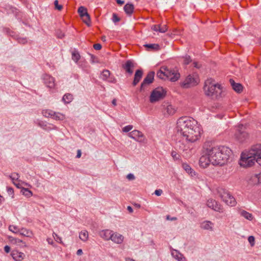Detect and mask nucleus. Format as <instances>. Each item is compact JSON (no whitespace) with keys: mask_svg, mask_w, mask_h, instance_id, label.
<instances>
[{"mask_svg":"<svg viewBox=\"0 0 261 261\" xmlns=\"http://www.w3.org/2000/svg\"><path fill=\"white\" fill-rule=\"evenodd\" d=\"M177 134L187 142H194L200 137L201 130L196 120L188 117H181L177 121Z\"/></svg>","mask_w":261,"mask_h":261,"instance_id":"1","label":"nucleus"},{"mask_svg":"<svg viewBox=\"0 0 261 261\" xmlns=\"http://www.w3.org/2000/svg\"><path fill=\"white\" fill-rule=\"evenodd\" d=\"M89 55L91 57V61L92 63L98 62L97 58L96 57L92 54H89Z\"/></svg>","mask_w":261,"mask_h":261,"instance_id":"51","label":"nucleus"},{"mask_svg":"<svg viewBox=\"0 0 261 261\" xmlns=\"http://www.w3.org/2000/svg\"><path fill=\"white\" fill-rule=\"evenodd\" d=\"M240 214L241 216L244 217L248 220L251 221L253 219V217L252 215L245 210H241L240 211Z\"/></svg>","mask_w":261,"mask_h":261,"instance_id":"28","label":"nucleus"},{"mask_svg":"<svg viewBox=\"0 0 261 261\" xmlns=\"http://www.w3.org/2000/svg\"><path fill=\"white\" fill-rule=\"evenodd\" d=\"M88 232L85 230L81 231L79 233L80 239L84 242H86L88 240Z\"/></svg>","mask_w":261,"mask_h":261,"instance_id":"32","label":"nucleus"},{"mask_svg":"<svg viewBox=\"0 0 261 261\" xmlns=\"http://www.w3.org/2000/svg\"><path fill=\"white\" fill-rule=\"evenodd\" d=\"M11 255L14 259L16 261H20L24 258V254L22 252H19L17 251H13L11 253Z\"/></svg>","mask_w":261,"mask_h":261,"instance_id":"21","label":"nucleus"},{"mask_svg":"<svg viewBox=\"0 0 261 261\" xmlns=\"http://www.w3.org/2000/svg\"><path fill=\"white\" fill-rule=\"evenodd\" d=\"M143 74L142 69H138L136 71L132 85L133 86H136L141 80Z\"/></svg>","mask_w":261,"mask_h":261,"instance_id":"16","label":"nucleus"},{"mask_svg":"<svg viewBox=\"0 0 261 261\" xmlns=\"http://www.w3.org/2000/svg\"><path fill=\"white\" fill-rule=\"evenodd\" d=\"M257 158H258L257 152L253 146L249 151L242 153L239 164L242 167L246 168L251 167L255 162H256Z\"/></svg>","mask_w":261,"mask_h":261,"instance_id":"4","label":"nucleus"},{"mask_svg":"<svg viewBox=\"0 0 261 261\" xmlns=\"http://www.w3.org/2000/svg\"><path fill=\"white\" fill-rule=\"evenodd\" d=\"M77 12L81 18H84L85 16H88V13L87 9L84 6H81L79 8Z\"/></svg>","mask_w":261,"mask_h":261,"instance_id":"26","label":"nucleus"},{"mask_svg":"<svg viewBox=\"0 0 261 261\" xmlns=\"http://www.w3.org/2000/svg\"><path fill=\"white\" fill-rule=\"evenodd\" d=\"M17 40L19 43L23 44H24L27 42V40L25 38H18Z\"/></svg>","mask_w":261,"mask_h":261,"instance_id":"50","label":"nucleus"},{"mask_svg":"<svg viewBox=\"0 0 261 261\" xmlns=\"http://www.w3.org/2000/svg\"><path fill=\"white\" fill-rule=\"evenodd\" d=\"M112 230L109 229L102 230L99 231V235L105 240H110L111 238V233Z\"/></svg>","mask_w":261,"mask_h":261,"instance_id":"19","label":"nucleus"},{"mask_svg":"<svg viewBox=\"0 0 261 261\" xmlns=\"http://www.w3.org/2000/svg\"><path fill=\"white\" fill-rule=\"evenodd\" d=\"M229 83L232 89L238 93H241L243 91V86L240 83H237L233 79L229 80Z\"/></svg>","mask_w":261,"mask_h":261,"instance_id":"18","label":"nucleus"},{"mask_svg":"<svg viewBox=\"0 0 261 261\" xmlns=\"http://www.w3.org/2000/svg\"><path fill=\"white\" fill-rule=\"evenodd\" d=\"M166 95V91L162 87H158L152 90L149 97L151 103H154L163 99Z\"/></svg>","mask_w":261,"mask_h":261,"instance_id":"5","label":"nucleus"},{"mask_svg":"<svg viewBox=\"0 0 261 261\" xmlns=\"http://www.w3.org/2000/svg\"><path fill=\"white\" fill-rule=\"evenodd\" d=\"M155 72L153 71H149L146 77L144 79L143 82L141 84L139 91L140 92H144L148 86L153 83Z\"/></svg>","mask_w":261,"mask_h":261,"instance_id":"6","label":"nucleus"},{"mask_svg":"<svg viewBox=\"0 0 261 261\" xmlns=\"http://www.w3.org/2000/svg\"><path fill=\"white\" fill-rule=\"evenodd\" d=\"M166 219L167 220H170V221H174V220H177V218L176 217H171L169 215H167L166 216Z\"/></svg>","mask_w":261,"mask_h":261,"instance_id":"63","label":"nucleus"},{"mask_svg":"<svg viewBox=\"0 0 261 261\" xmlns=\"http://www.w3.org/2000/svg\"><path fill=\"white\" fill-rule=\"evenodd\" d=\"M207 146L206 154L210 155L211 164L214 166H222L227 163L231 153V150L224 146H214L210 142H205Z\"/></svg>","mask_w":261,"mask_h":261,"instance_id":"2","label":"nucleus"},{"mask_svg":"<svg viewBox=\"0 0 261 261\" xmlns=\"http://www.w3.org/2000/svg\"><path fill=\"white\" fill-rule=\"evenodd\" d=\"M21 192L24 196L30 197L32 196L33 193L31 191L29 190L28 189L22 188L21 190Z\"/></svg>","mask_w":261,"mask_h":261,"instance_id":"37","label":"nucleus"},{"mask_svg":"<svg viewBox=\"0 0 261 261\" xmlns=\"http://www.w3.org/2000/svg\"><path fill=\"white\" fill-rule=\"evenodd\" d=\"M171 155L174 160L179 159V155L175 151H172Z\"/></svg>","mask_w":261,"mask_h":261,"instance_id":"52","label":"nucleus"},{"mask_svg":"<svg viewBox=\"0 0 261 261\" xmlns=\"http://www.w3.org/2000/svg\"><path fill=\"white\" fill-rule=\"evenodd\" d=\"M9 177L13 182L14 180H17L18 179L19 175L17 173L14 172L10 175Z\"/></svg>","mask_w":261,"mask_h":261,"instance_id":"41","label":"nucleus"},{"mask_svg":"<svg viewBox=\"0 0 261 261\" xmlns=\"http://www.w3.org/2000/svg\"><path fill=\"white\" fill-rule=\"evenodd\" d=\"M111 238L110 240L117 244H121L124 239L122 235L117 232L114 233L113 231H112Z\"/></svg>","mask_w":261,"mask_h":261,"instance_id":"15","label":"nucleus"},{"mask_svg":"<svg viewBox=\"0 0 261 261\" xmlns=\"http://www.w3.org/2000/svg\"><path fill=\"white\" fill-rule=\"evenodd\" d=\"M83 22L88 26L90 27L91 25V19L89 14H88V16H85L84 18H82Z\"/></svg>","mask_w":261,"mask_h":261,"instance_id":"40","label":"nucleus"},{"mask_svg":"<svg viewBox=\"0 0 261 261\" xmlns=\"http://www.w3.org/2000/svg\"><path fill=\"white\" fill-rule=\"evenodd\" d=\"M163 193V191L161 189H159V190H156L155 191H154V194L158 196H159L160 195H161V194H162Z\"/></svg>","mask_w":261,"mask_h":261,"instance_id":"60","label":"nucleus"},{"mask_svg":"<svg viewBox=\"0 0 261 261\" xmlns=\"http://www.w3.org/2000/svg\"><path fill=\"white\" fill-rule=\"evenodd\" d=\"M182 167L188 173L192 174L193 170L188 164L186 163H183L182 165Z\"/></svg>","mask_w":261,"mask_h":261,"instance_id":"38","label":"nucleus"},{"mask_svg":"<svg viewBox=\"0 0 261 261\" xmlns=\"http://www.w3.org/2000/svg\"><path fill=\"white\" fill-rule=\"evenodd\" d=\"M163 110L164 112H166L167 115H173L175 112V108L171 105L169 104L167 102H164L162 105ZM165 113V112H164ZM166 113H165V114Z\"/></svg>","mask_w":261,"mask_h":261,"instance_id":"14","label":"nucleus"},{"mask_svg":"<svg viewBox=\"0 0 261 261\" xmlns=\"http://www.w3.org/2000/svg\"><path fill=\"white\" fill-rule=\"evenodd\" d=\"M132 128H133V125H128L124 126L122 130H123V132L127 133V132H129Z\"/></svg>","mask_w":261,"mask_h":261,"instance_id":"48","label":"nucleus"},{"mask_svg":"<svg viewBox=\"0 0 261 261\" xmlns=\"http://www.w3.org/2000/svg\"><path fill=\"white\" fill-rule=\"evenodd\" d=\"M254 237L253 236H251L248 237V240L251 246H253L254 245Z\"/></svg>","mask_w":261,"mask_h":261,"instance_id":"49","label":"nucleus"},{"mask_svg":"<svg viewBox=\"0 0 261 261\" xmlns=\"http://www.w3.org/2000/svg\"><path fill=\"white\" fill-rule=\"evenodd\" d=\"M19 233L20 235L28 237H31L32 235V232L31 231L24 228H20Z\"/></svg>","mask_w":261,"mask_h":261,"instance_id":"31","label":"nucleus"},{"mask_svg":"<svg viewBox=\"0 0 261 261\" xmlns=\"http://www.w3.org/2000/svg\"><path fill=\"white\" fill-rule=\"evenodd\" d=\"M193 65L194 67L197 69H199L201 67V65L199 64L198 62H194Z\"/></svg>","mask_w":261,"mask_h":261,"instance_id":"64","label":"nucleus"},{"mask_svg":"<svg viewBox=\"0 0 261 261\" xmlns=\"http://www.w3.org/2000/svg\"><path fill=\"white\" fill-rule=\"evenodd\" d=\"M128 136L139 142H142L143 141V138L144 137L143 134L142 132L138 130H134L128 134Z\"/></svg>","mask_w":261,"mask_h":261,"instance_id":"13","label":"nucleus"},{"mask_svg":"<svg viewBox=\"0 0 261 261\" xmlns=\"http://www.w3.org/2000/svg\"><path fill=\"white\" fill-rule=\"evenodd\" d=\"M110 72L108 70H103L101 73L100 78L103 81H107L108 80L110 76Z\"/></svg>","mask_w":261,"mask_h":261,"instance_id":"33","label":"nucleus"},{"mask_svg":"<svg viewBox=\"0 0 261 261\" xmlns=\"http://www.w3.org/2000/svg\"><path fill=\"white\" fill-rule=\"evenodd\" d=\"M167 31V28L166 25H164L163 27L160 26V30H159V32L165 33Z\"/></svg>","mask_w":261,"mask_h":261,"instance_id":"53","label":"nucleus"},{"mask_svg":"<svg viewBox=\"0 0 261 261\" xmlns=\"http://www.w3.org/2000/svg\"><path fill=\"white\" fill-rule=\"evenodd\" d=\"M42 79L44 84L49 88H53L55 87V79L48 74H44L42 75Z\"/></svg>","mask_w":261,"mask_h":261,"instance_id":"11","label":"nucleus"},{"mask_svg":"<svg viewBox=\"0 0 261 261\" xmlns=\"http://www.w3.org/2000/svg\"><path fill=\"white\" fill-rule=\"evenodd\" d=\"M206 146H207V144L205 143L203 146L202 154L200 158L199 161L200 166L203 168L207 167L211 163L210 155L205 152Z\"/></svg>","mask_w":261,"mask_h":261,"instance_id":"7","label":"nucleus"},{"mask_svg":"<svg viewBox=\"0 0 261 261\" xmlns=\"http://www.w3.org/2000/svg\"><path fill=\"white\" fill-rule=\"evenodd\" d=\"M123 9L127 15L130 16L134 11V5L130 3H127L124 6Z\"/></svg>","mask_w":261,"mask_h":261,"instance_id":"22","label":"nucleus"},{"mask_svg":"<svg viewBox=\"0 0 261 261\" xmlns=\"http://www.w3.org/2000/svg\"><path fill=\"white\" fill-rule=\"evenodd\" d=\"M255 177L257 178L258 183H261V172L259 174H255Z\"/></svg>","mask_w":261,"mask_h":261,"instance_id":"61","label":"nucleus"},{"mask_svg":"<svg viewBox=\"0 0 261 261\" xmlns=\"http://www.w3.org/2000/svg\"><path fill=\"white\" fill-rule=\"evenodd\" d=\"M217 191L219 196L222 199V200L224 199V198H225L228 196L229 193L227 190L222 188H218Z\"/></svg>","mask_w":261,"mask_h":261,"instance_id":"23","label":"nucleus"},{"mask_svg":"<svg viewBox=\"0 0 261 261\" xmlns=\"http://www.w3.org/2000/svg\"><path fill=\"white\" fill-rule=\"evenodd\" d=\"M243 125L240 124L235 134L236 139L240 142H244L248 137V134L243 130Z\"/></svg>","mask_w":261,"mask_h":261,"instance_id":"9","label":"nucleus"},{"mask_svg":"<svg viewBox=\"0 0 261 261\" xmlns=\"http://www.w3.org/2000/svg\"><path fill=\"white\" fill-rule=\"evenodd\" d=\"M73 95L70 93H66L62 98V100L65 103H69L73 100Z\"/></svg>","mask_w":261,"mask_h":261,"instance_id":"30","label":"nucleus"},{"mask_svg":"<svg viewBox=\"0 0 261 261\" xmlns=\"http://www.w3.org/2000/svg\"><path fill=\"white\" fill-rule=\"evenodd\" d=\"M207 205L215 211L222 212V208L220 204L214 199H209L207 201Z\"/></svg>","mask_w":261,"mask_h":261,"instance_id":"12","label":"nucleus"},{"mask_svg":"<svg viewBox=\"0 0 261 261\" xmlns=\"http://www.w3.org/2000/svg\"><path fill=\"white\" fill-rule=\"evenodd\" d=\"M213 225V224L211 221H205L201 223V227L203 229L212 230Z\"/></svg>","mask_w":261,"mask_h":261,"instance_id":"25","label":"nucleus"},{"mask_svg":"<svg viewBox=\"0 0 261 261\" xmlns=\"http://www.w3.org/2000/svg\"><path fill=\"white\" fill-rule=\"evenodd\" d=\"M38 125L42 127L44 129H46V124H45L43 122H40L38 123Z\"/></svg>","mask_w":261,"mask_h":261,"instance_id":"59","label":"nucleus"},{"mask_svg":"<svg viewBox=\"0 0 261 261\" xmlns=\"http://www.w3.org/2000/svg\"><path fill=\"white\" fill-rule=\"evenodd\" d=\"M43 116L46 117H53L54 112L51 110H45L42 112Z\"/></svg>","mask_w":261,"mask_h":261,"instance_id":"39","label":"nucleus"},{"mask_svg":"<svg viewBox=\"0 0 261 261\" xmlns=\"http://www.w3.org/2000/svg\"><path fill=\"white\" fill-rule=\"evenodd\" d=\"M53 236L56 241L59 243H62V239L60 237H59L57 233L54 232Z\"/></svg>","mask_w":261,"mask_h":261,"instance_id":"46","label":"nucleus"},{"mask_svg":"<svg viewBox=\"0 0 261 261\" xmlns=\"http://www.w3.org/2000/svg\"><path fill=\"white\" fill-rule=\"evenodd\" d=\"M57 36L59 38H62L64 37V34L61 31H58L57 32Z\"/></svg>","mask_w":261,"mask_h":261,"instance_id":"56","label":"nucleus"},{"mask_svg":"<svg viewBox=\"0 0 261 261\" xmlns=\"http://www.w3.org/2000/svg\"><path fill=\"white\" fill-rule=\"evenodd\" d=\"M109 82L112 83H115L116 82V79L114 77H111L110 76L108 80H107Z\"/></svg>","mask_w":261,"mask_h":261,"instance_id":"57","label":"nucleus"},{"mask_svg":"<svg viewBox=\"0 0 261 261\" xmlns=\"http://www.w3.org/2000/svg\"><path fill=\"white\" fill-rule=\"evenodd\" d=\"M134 65L133 61L129 60L126 61L125 63L122 65V68L129 74H132L133 73L132 68H134Z\"/></svg>","mask_w":261,"mask_h":261,"instance_id":"17","label":"nucleus"},{"mask_svg":"<svg viewBox=\"0 0 261 261\" xmlns=\"http://www.w3.org/2000/svg\"><path fill=\"white\" fill-rule=\"evenodd\" d=\"M58 2L59 1H54L55 7L56 9L61 11L63 8V6L61 4H59Z\"/></svg>","mask_w":261,"mask_h":261,"instance_id":"44","label":"nucleus"},{"mask_svg":"<svg viewBox=\"0 0 261 261\" xmlns=\"http://www.w3.org/2000/svg\"><path fill=\"white\" fill-rule=\"evenodd\" d=\"M52 118L56 120H62L65 118V116L60 113L54 112Z\"/></svg>","mask_w":261,"mask_h":261,"instance_id":"35","label":"nucleus"},{"mask_svg":"<svg viewBox=\"0 0 261 261\" xmlns=\"http://www.w3.org/2000/svg\"><path fill=\"white\" fill-rule=\"evenodd\" d=\"M9 229L15 233H19L20 230V229L18 228L17 226L13 225L10 226L9 227Z\"/></svg>","mask_w":261,"mask_h":261,"instance_id":"43","label":"nucleus"},{"mask_svg":"<svg viewBox=\"0 0 261 261\" xmlns=\"http://www.w3.org/2000/svg\"><path fill=\"white\" fill-rule=\"evenodd\" d=\"M144 46L146 47L148 50H159L160 48L158 44H145Z\"/></svg>","mask_w":261,"mask_h":261,"instance_id":"24","label":"nucleus"},{"mask_svg":"<svg viewBox=\"0 0 261 261\" xmlns=\"http://www.w3.org/2000/svg\"><path fill=\"white\" fill-rule=\"evenodd\" d=\"M93 47L95 50H100L102 46L100 44L97 43L93 45Z\"/></svg>","mask_w":261,"mask_h":261,"instance_id":"54","label":"nucleus"},{"mask_svg":"<svg viewBox=\"0 0 261 261\" xmlns=\"http://www.w3.org/2000/svg\"><path fill=\"white\" fill-rule=\"evenodd\" d=\"M160 26H161L160 25H153L151 27V29H152V30H153L154 31H159V30H160Z\"/></svg>","mask_w":261,"mask_h":261,"instance_id":"55","label":"nucleus"},{"mask_svg":"<svg viewBox=\"0 0 261 261\" xmlns=\"http://www.w3.org/2000/svg\"><path fill=\"white\" fill-rule=\"evenodd\" d=\"M120 20V18L117 16V15L116 13L113 14L112 20L114 23L119 22Z\"/></svg>","mask_w":261,"mask_h":261,"instance_id":"45","label":"nucleus"},{"mask_svg":"<svg viewBox=\"0 0 261 261\" xmlns=\"http://www.w3.org/2000/svg\"><path fill=\"white\" fill-rule=\"evenodd\" d=\"M205 94L213 98H219L222 97L223 89L221 85L215 83L212 79H207L205 82L203 87Z\"/></svg>","mask_w":261,"mask_h":261,"instance_id":"3","label":"nucleus"},{"mask_svg":"<svg viewBox=\"0 0 261 261\" xmlns=\"http://www.w3.org/2000/svg\"><path fill=\"white\" fill-rule=\"evenodd\" d=\"M223 201L228 205L233 206H235L237 202L234 198L229 193L228 195Z\"/></svg>","mask_w":261,"mask_h":261,"instance_id":"20","label":"nucleus"},{"mask_svg":"<svg viewBox=\"0 0 261 261\" xmlns=\"http://www.w3.org/2000/svg\"><path fill=\"white\" fill-rule=\"evenodd\" d=\"M7 192L12 198L14 197V190L11 187H7Z\"/></svg>","mask_w":261,"mask_h":261,"instance_id":"47","label":"nucleus"},{"mask_svg":"<svg viewBox=\"0 0 261 261\" xmlns=\"http://www.w3.org/2000/svg\"><path fill=\"white\" fill-rule=\"evenodd\" d=\"M172 254L178 261H186V258L183 256V255L177 250L172 252Z\"/></svg>","mask_w":261,"mask_h":261,"instance_id":"29","label":"nucleus"},{"mask_svg":"<svg viewBox=\"0 0 261 261\" xmlns=\"http://www.w3.org/2000/svg\"><path fill=\"white\" fill-rule=\"evenodd\" d=\"M15 242L16 243L19 244V243H22L23 244L24 246H26L25 243L24 242H23L22 240L19 239H14Z\"/></svg>","mask_w":261,"mask_h":261,"instance_id":"62","label":"nucleus"},{"mask_svg":"<svg viewBox=\"0 0 261 261\" xmlns=\"http://www.w3.org/2000/svg\"><path fill=\"white\" fill-rule=\"evenodd\" d=\"M164 70V66L161 67L160 69L156 73L157 77L160 79H166L165 74Z\"/></svg>","mask_w":261,"mask_h":261,"instance_id":"34","label":"nucleus"},{"mask_svg":"<svg viewBox=\"0 0 261 261\" xmlns=\"http://www.w3.org/2000/svg\"><path fill=\"white\" fill-rule=\"evenodd\" d=\"M198 84V80L194 75H188L183 83V87L188 88Z\"/></svg>","mask_w":261,"mask_h":261,"instance_id":"10","label":"nucleus"},{"mask_svg":"<svg viewBox=\"0 0 261 261\" xmlns=\"http://www.w3.org/2000/svg\"><path fill=\"white\" fill-rule=\"evenodd\" d=\"M164 71L165 72L166 79L169 80L172 82H175L178 80L180 75L174 70L164 67Z\"/></svg>","mask_w":261,"mask_h":261,"instance_id":"8","label":"nucleus"},{"mask_svg":"<svg viewBox=\"0 0 261 261\" xmlns=\"http://www.w3.org/2000/svg\"><path fill=\"white\" fill-rule=\"evenodd\" d=\"M254 148H256L257 152L258 158H257L256 163L261 165V145L256 144L254 145Z\"/></svg>","mask_w":261,"mask_h":261,"instance_id":"27","label":"nucleus"},{"mask_svg":"<svg viewBox=\"0 0 261 261\" xmlns=\"http://www.w3.org/2000/svg\"><path fill=\"white\" fill-rule=\"evenodd\" d=\"M184 64L185 65H188L190 63L192 62V59L191 57L189 55H186L184 57Z\"/></svg>","mask_w":261,"mask_h":261,"instance_id":"42","label":"nucleus"},{"mask_svg":"<svg viewBox=\"0 0 261 261\" xmlns=\"http://www.w3.org/2000/svg\"><path fill=\"white\" fill-rule=\"evenodd\" d=\"M80 55L77 51H74L72 53V59L75 62L77 63L80 59Z\"/></svg>","mask_w":261,"mask_h":261,"instance_id":"36","label":"nucleus"},{"mask_svg":"<svg viewBox=\"0 0 261 261\" xmlns=\"http://www.w3.org/2000/svg\"><path fill=\"white\" fill-rule=\"evenodd\" d=\"M126 177H127V178L128 180H134L135 178V177L134 175L133 174H132V173L128 174L127 175Z\"/></svg>","mask_w":261,"mask_h":261,"instance_id":"58","label":"nucleus"}]
</instances>
